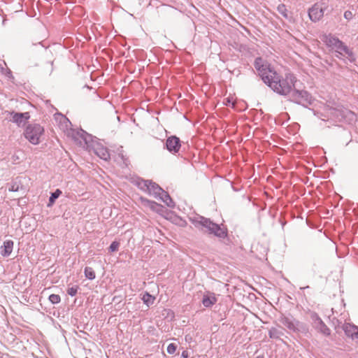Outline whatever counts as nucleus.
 I'll list each match as a JSON object with an SVG mask.
<instances>
[{"instance_id":"nucleus-1","label":"nucleus","mask_w":358,"mask_h":358,"mask_svg":"<svg viewBox=\"0 0 358 358\" xmlns=\"http://www.w3.org/2000/svg\"><path fill=\"white\" fill-rule=\"evenodd\" d=\"M269 80V83L266 85L276 94L284 96H289L292 88L296 87V83L297 82V79L294 74L287 73H285V77H282L277 71Z\"/></svg>"},{"instance_id":"nucleus-2","label":"nucleus","mask_w":358,"mask_h":358,"mask_svg":"<svg viewBox=\"0 0 358 358\" xmlns=\"http://www.w3.org/2000/svg\"><path fill=\"white\" fill-rule=\"evenodd\" d=\"M189 220L199 230L208 234H213L218 238H224L228 235L227 228L221 227L220 224L215 223L209 218L196 214L189 217Z\"/></svg>"},{"instance_id":"nucleus-3","label":"nucleus","mask_w":358,"mask_h":358,"mask_svg":"<svg viewBox=\"0 0 358 358\" xmlns=\"http://www.w3.org/2000/svg\"><path fill=\"white\" fill-rule=\"evenodd\" d=\"M324 42L328 48L334 50L335 56L341 59L346 58L350 62H355L356 57L352 49L338 38L329 34L324 36Z\"/></svg>"},{"instance_id":"nucleus-4","label":"nucleus","mask_w":358,"mask_h":358,"mask_svg":"<svg viewBox=\"0 0 358 358\" xmlns=\"http://www.w3.org/2000/svg\"><path fill=\"white\" fill-rule=\"evenodd\" d=\"M254 66L257 71L258 76L266 85L269 83L270 78L275 75L276 72V71L271 66V64L261 57L255 58Z\"/></svg>"},{"instance_id":"nucleus-5","label":"nucleus","mask_w":358,"mask_h":358,"mask_svg":"<svg viewBox=\"0 0 358 358\" xmlns=\"http://www.w3.org/2000/svg\"><path fill=\"white\" fill-rule=\"evenodd\" d=\"M44 133V129L37 123L29 124L24 132L26 139L33 145H38L41 142V137Z\"/></svg>"},{"instance_id":"nucleus-6","label":"nucleus","mask_w":358,"mask_h":358,"mask_svg":"<svg viewBox=\"0 0 358 358\" xmlns=\"http://www.w3.org/2000/svg\"><path fill=\"white\" fill-rule=\"evenodd\" d=\"M288 97L291 101L302 105L306 108L308 105H312L314 101V99L310 93L306 90H296V87L292 88V92H290Z\"/></svg>"},{"instance_id":"nucleus-7","label":"nucleus","mask_w":358,"mask_h":358,"mask_svg":"<svg viewBox=\"0 0 358 358\" xmlns=\"http://www.w3.org/2000/svg\"><path fill=\"white\" fill-rule=\"evenodd\" d=\"M280 322L293 332L305 331L306 330L305 325L292 316H282Z\"/></svg>"},{"instance_id":"nucleus-8","label":"nucleus","mask_w":358,"mask_h":358,"mask_svg":"<svg viewBox=\"0 0 358 358\" xmlns=\"http://www.w3.org/2000/svg\"><path fill=\"white\" fill-rule=\"evenodd\" d=\"M310 318L313 321V325L316 330H317L319 332H320L324 336L330 335V329L328 328V327L324 324V322L316 313H313L310 315Z\"/></svg>"},{"instance_id":"nucleus-9","label":"nucleus","mask_w":358,"mask_h":358,"mask_svg":"<svg viewBox=\"0 0 358 358\" xmlns=\"http://www.w3.org/2000/svg\"><path fill=\"white\" fill-rule=\"evenodd\" d=\"M164 147L173 155L178 153L181 148L180 139L176 136H171L166 140Z\"/></svg>"},{"instance_id":"nucleus-10","label":"nucleus","mask_w":358,"mask_h":358,"mask_svg":"<svg viewBox=\"0 0 358 358\" xmlns=\"http://www.w3.org/2000/svg\"><path fill=\"white\" fill-rule=\"evenodd\" d=\"M13 121L15 123L18 127H24L26 124L27 120L30 118V115L29 113H15L11 112L10 113Z\"/></svg>"},{"instance_id":"nucleus-11","label":"nucleus","mask_w":358,"mask_h":358,"mask_svg":"<svg viewBox=\"0 0 358 358\" xmlns=\"http://www.w3.org/2000/svg\"><path fill=\"white\" fill-rule=\"evenodd\" d=\"M323 15L324 10L317 4H315L308 10V16L313 22L319 21Z\"/></svg>"},{"instance_id":"nucleus-12","label":"nucleus","mask_w":358,"mask_h":358,"mask_svg":"<svg viewBox=\"0 0 358 358\" xmlns=\"http://www.w3.org/2000/svg\"><path fill=\"white\" fill-rule=\"evenodd\" d=\"M217 302V298L214 293L208 292L204 294L202 299V303L206 308L213 306Z\"/></svg>"},{"instance_id":"nucleus-13","label":"nucleus","mask_w":358,"mask_h":358,"mask_svg":"<svg viewBox=\"0 0 358 358\" xmlns=\"http://www.w3.org/2000/svg\"><path fill=\"white\" fill-rule=\"evenodd\" d=\"M75 138H80L84 141L87 147H90L91 145V143L93 141V136L83 129L76 132V136H75Z\"/></svg>"},{"instance_id":"nucleus-14","label":"nucleus","mask_w":358,"mask_h":358,"mask_svg":"<svg viewBox=\"0 0 358 358\" xmlns=\"http://www.w3.org/2000/svg\"><path fill=\"white\" fill-rule=\"evenodd\" d=\"M343 329L347 336L350 337L354 340L358 331V327L346 323L343 325Z\"/></svg>"},{"instance_id":"nucleus-15","label":"nucleus","mask_w":358,"mask_h":358,"mask_svg":"<svg viewBox=\"0 0 358 358\" xmlns=\"http://www.w3.org/2000/svg\"><path fill=\"white\" fill-rule=\"evenodd\" d=\"M163 189L157 183L150 180V184H149L148 189L147 193L150 195H152L155 198L158 199L159 196V194L162 193Z\"/></svg>"},{"instance_id":"nucleus-16","label":"nucleus","mask_w":358,"mask_h":358,"mask_svg":"<svg viewBox=\"0 0 358 358\" xmlns=\"http://www.w3.org/2000/svg\"><path fill=\"white\" fill-rule=\"evenodd\" d=\"M94 152L98 157L103 160L106 161L110 159L108 150L102 145H97V146L94 148Z\"/></svg>"},{"instance_id":"nucleus-17","label":"nucleus","mask_w":358,"mask_h":358,"mask_svg":"<svg viewBox=\"0 0 358 358\" xmlns=\"http://www.w3.org/2000/svg\"><path fill=\"white\" fill-rule=\"evenodd\" d=\"M284 331L285 329L281 327H273L268 331V336L273 339H280V338L285 335Z\"/></svg>"},{"instance_id":"nucleus-18","label":"nucleus","mask_w":358,"mask_h":358,"mask_svg":"<svg viewBox=\"0 0 358 358\" xmlns=\"http://www.w3.org/2000/svg\"><path fill=\"white\" fill-rule=\"evenodd\" d=\"M157 199L161 200L170 208H173L175 206V203L173 199L171 198L168 192H165L164 189L162 191V193L159 194V196H158Z\"/></svg>"},{"instance_id":"nucleus-19","label":"nucleus","mask_w":358,"mask_h":358,"mask_svg":"<svg viewBox=\"0 0 358 358\" xmlns=\"http://www.w3.org/2000/svg\"><path fill=\"white\" fill-rule=\"evenodd\" d=\"M3 247V250L1 251V255L3 257L9 256L13 251V241L10 240L4 241Z\"/></svg>"},{"instance_id":"nucleus-20","label":"nucleus","mask_w":358,"mask_h":358,"mask_svg":"<svg viewBox=\"0 0 358 358\" xmlns=\"http://www.w3.org/2000/svg\"><path fill=\"white\" fill-rule=\"evenodd\" d=\"M135 184L139 189L147 192L149 184H150V180H143L138 178L135 180Z\"/></svg>"},{"instance_id":"nucleus-21","label":"nucleus","mask_w":358,"mask_h":358,"mask_svg":"<svg viewBox=\"0 0 358 358\" xmlns=\"http://www.w3.org/2000/svg\"><path fill=\"white\" fill-rule=\"evenodd\" d=\"M135 184L139 189L147 192L149 184H150V180H143L138 178L135 180Z\"/></svg>"},{"instance_id":"nucleus-22","label":"nucleus","mask_w":358,"mask_h":358,"mask_svg":"<svg viewBox=\"0 0 358 358\" xmlns=\"http://www.w3.org/2000/svg\"><path fill=\"white\" fill-rule=\"evenodd\" d=\"M141 299L143 301L144 304L149 307L154 303L155 297L151 295L149 292H145L143 294Z\"/></svg>"},{"instance_id":"nucleus-23","label":"nucleus","mask_w":358,"mask_h":358,"mask_svg":"<svg viewBox=\"0 0 358 358\" xmlns=\"http://www.w3.org/2000/svg\"><path fill=\"white\" fill-rule=\"evenodd\" d=\"M62 192L59 189H57L55 192H52L50 196L49 197L48 206H52L55 202L56 199L59 198V196L62 194Z\"/></svg>"},{"instance_id":"nucleus-24","label":"nucleus","mask_w":358,"mask_h":358,"mask_svg":"<svg viewBox=\"0 0 358 358\" xmlns=\"http://www.w3.org/2000/svg\"><path fill=\"white\" fill-rule=\"evenodd\" d=\"M84 273H85V276L90 280H94L96 277L95 273H94L93 268L91 267H88V266L85 267Z\"/></svg>"},{"instance_id":"nucleus-25","label":"nucleus","mask_w":358,"mask_h":358,"mask_svg":"<svg viewBox=\"0 0 358 358\" xmlns=\"http://www.w3.org/2000/svg\"><path fill=\"white\" fill-rule=\"evenodd\" d=\"M277 10L285 18L288 19L287 10L285 4H279L277 7Z\"/></svg>"},{"instance_id":"nucleus-26","label":"nucleus","mask_w":358,"mask_h":358,"mask_svg":"<svg viewBox=\"0 0 358 358\" xmlns=\"http://www.w3.org/2000/svg\"><path fill=\"white\" fill-rule=\"evenodd\" d=\"M141 200L144 205L150 207L152 210H155L156 207L159 206L156 202L150 201L147 199L141 198Z\"/></svg>"},{"instance_id":"nucleus-27","label":"nucleus","mask_w":358,"mask_h":358,"mask_svg":"<svg viewBox=\"0 0 358 358\" xmlns=\"http://www.w3.org/2000/svg\"><path fill=\"white\" fill-rule=\"evenodd\" d=\"M48 299H49V301L52 304H57V303H59L61 301L60 296L58 295V294H50L49 296Z\"/></svg>"},{"instance_id":"nucleus-28","label":"nucleus","mask_w":358,"mask_h":358,"mask_svg":"<svg viewBox=\"0 0 358 358\" xmlns=\"http://www.w3.org/2000/svg\"><path fill=\"white\" fill-rule=\"evenodd\" d=\"M120 247V242L115 241H113L110 244V245L108 248V250L110 252H114L118 250V248Z\"/></svg>"},{"instance_id":"nucleus-29","label":"nucleus","mask_w":358,"mask_h":358,"mask_svg":"<svg viewBox=\"0 0 358 358\" xmlns=\"http://www.w3.org/2000/svg\"><path fill=\"white\" fill-rule=\"evenodd\" d=\"M78 289V286H77V285L73 286L71 287L68 288L67 293L71 296H74L77 294Z\"/></svg>"},{"instance_id":"nucleus-30","label":"nucleus","mask_w":358,"mask_h":358,"mask_svg":"<svg viewBox=\"0 0 358 358\" xmlns=\"http://www.w3.org/2000/svg\"><path fill=\"white\" fill-rule=\"evenodd\" d=\"M177 345L175 343H170L167 347V352L170 355H173L176 352Z\"/></svg>"},{"instance_id":"nucleus-31","label":"nucleus","mask_w":358,"mask_h":358,"mask_svg":"<svg viewBox=\"0 0 358 358\" xmlns=\"http://www.w3.org/2000/svg\"><path fill=\"white\" fill-rule=\"evenodd\" d=\"M354 15L353 13L350 11V10H346L345 11L344 13V17L345 19H346L347 20H350L352 19Z\"/></svg>"},{"instance_id":"nucleus-32","label":"nucleus","mask_w":358,"mask_h":358,"mask_svg":"<svg viewBox=\"0 0 358 358\" xmlns=\"http://www.w3.org/2000/svg\"><path fill=\"white\" fill-rule=\"evenodd\" d=\"M19 190V185L14 183L9 188V191L10 192H17Z\"/></svg>"},{"instance_id":"nucleus-33","label":"nucleus","mask_w":358,"mask_h":358,"mask_svg":"<svg viewBox=\"0 0 358 358\" xmlns=\"http://www.w3.org/2000/svg\"><path fill=\"white\" fill-rule=\"evenodd\" d=\"M119 157H121L122 160L123 161V163L127 165V159L125 158L124 155H123V153L122 152L119 153Z\"/></svg>"},{"instance_id":"nucleus-34","label":"nucleus","mask_w":358,"mask_h":358,"mask_svg":"<svg viewBox=\"0 0 358 358\" xmlns=\"http://www.w3.org/2000/svg\"><path fill=\"white\" fill-rule=\"evenodd\" d=\"M188 357H189L188 351L187 350L182 351V352L181 354V358H188Z\"/></svg>"},{"instance_id":"nucleus-35","label":"nucleus","mask_w":358,"mask_h":358,"mask_svg":"<svg viewBox=\"0 0 358 358\" xmlns=\"http://www.w3.org/2000/svg\"><path fill=\"white\" fill-rule=\"evenodd\" d=\"M227 102L225 103L227 105L231 103V100L229 98H227Z\"/></svg>"},{"instance_id":"nucleus-36","label":"nucleus","mask_w":358,"mask_h":358,"mask_svg":"<svg viewBox=\"0 0 358 358\" xmlns=\"http://www.w3.org/2000/svg\"><path fill=\"white\" fill-rule=\"evenodd\" d=\"M256 358H264V355H260L257 356Z\"/></svg>"},{"instance_id":"nucleus-37","label":"nucleus","mask_w":358,"mask_h":358,"mask_svg":"<svg viewBox=\"0 0 358 358\" xmlns=\"http://www.w3.org/2000/svg\"><path fill=\"white\" fill-rule=\"evenodd\" d=\"M308 286H306V288H308ZM301 289H305V287H301Z\"/></svg>"},{"instance_id":"nucleus-38","label":"nucleus","mask_w":358,"mask_h":358,"mask_svg":"<svg viewBox=\"0 0 358 358\" xmlns=\"http://www.w3.org/2000/svg\"><path fill=\"white\" fill-rule=\"evenodd\" d=\"M85 358H88V357H85Z\"/></svg>"}]
</instances>
